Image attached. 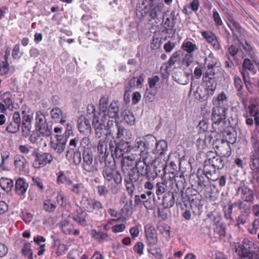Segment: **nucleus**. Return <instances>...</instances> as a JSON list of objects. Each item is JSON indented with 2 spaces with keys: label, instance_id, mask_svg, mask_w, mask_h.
Returning <instances> with one entry per match:
<instances>
[{
  "label": "nucleus",
  "instance_id": "obj_9",
  "mask_svg": "<svg viewBox=\"0 0 259 259\" xmlns=\"http://www.w3.org/2000/svg\"><path fill=\"white\" fill-rule=\"evenodd\" d=\"M139 155L140 156V158L137 159L135 164L136 169L137 171L136 174L135 172L133 174L148 176L147 172L148 166L153 161L154 158L152 156H147L148 155L145 153L142 155L139 154Z\"/></svg>",
  "mask_w": 259,
  "mask_h": 259
},
{
  "label": "nucleus",
  "instance_id": "obj_46",
  "mask_svg": "<svg viewBox=\"0 0 259 259\" xmlns=\"http://www.w3.org/2000/svg\"><path fill=\"white\" fill-rule=\"evenodd\" d=\"M118 106L116 102H112L108 108V115L109 117L114 118L118 116Z\"/></svg>",
  "mask_w": 259,
  "mask_h": 259
},
{
  "label": "nucleus",
  "instance_id": "obj_29",
  "mask_svg": "<svg viewBox=\"0 0 259 259\" xmlns=\"http://www.w3.org/2000/svg\"><path fill=\"white\" fill-rule=\"evenodd\" d=\"M87 214V213L81 209H77L73 214V219L79 225L82 226H85L87 225L85 221Z\"/></svg>",
  "mask_w": 259,
  "mask_h": 259
},
{
  "label": "nucleus",
  "instance_id": "obj_63",
  "mask_svg": "<svg viewBox=\"0 0 259 259\" xmlns=\"http://www.w3.org/2000/svg\"><path fill=\"white\" fill-rule=\"evenodd\" d=\"M249 166L251 175L252 174H255L256 171L259 170V160L249 161Z\"/></svg>",
  "mask_w": 259,
  "mask_h": 259
},
{
  "label": "nucleus",
  "instance_id": "obj_57",
  "mask_svg": "<svg viewBox=\"0 0 259 259\" xmlns=\"http://www.w3.org/2000/svg\"><path fill=\"white\" fill-rule=\"evenodd\" d=\"M22 253L25 256H28L31 257L32 256V252L31 249V244L30 243H26L24 244L22 249Z\"/></svg>",
  "mask_w": 259,
  "mask_h": 259
},
{
  "label": "nucleus",
  "instance_id": "obj_64",
  "mask_svg": "<svg viewBox=\"0 0 259 259\" xmlns=\"http://www.w3.org/2000/svg\"><path fill=\"white\" fill-rule=\"evenodd\" d=\"M33 185L36 186L41 191L44 189L42 180L39 177H33L32 178Z\"/></svg>",
  "mask_w": 259,
  "mask_h": 259
},
{
  "label": "nucleus",
  "instance_id": "obj_11",
  "mask_svg": "<svg viewBox=\"0 0 259 259\" xmlns=\"http://www.w3.org/2000/svg\"><path fill=\"white\" fill-rule=\"evenodd\" d=\"M163 4H151L147 11V14L151 20H153L156 23L161 22L162 18L166 16V13L163 14Z\"/></svg>",
  "mask_w": 259,
  "mask_h": 259
},
{
  "label": "nucleus",
  "instance_id": "obj_52",
  "mask_svg": "<svg viewBox=\"0 0 259 259\" xmlns=\"http://www.w3.org/2000/svg\"><path fill=\"white\" fill-rule=\"evenodd\" d=\"M166 182H158L156 185V194L159 196L164 193L167 190Z\"/></svg>",
  "mask_w": 259,
  "mask_h": 259
},
{
  "label": "nucleus",
  "instance_id": "obj_18",
  "mask_svg": "<svg viewBox=\"0 0 259 259\" xmlns=\"http://www.w3.org/2000/svg\"><path fill=\"white\" fill-rule=\"evenodd\" d=\"M213 146L222 156L228 157L231 154L230 144L224 139L217 140L213 144Z\"/></svg>",
  "mask_w": 259,
  "mask_h": 259
},
{
  "label": "nucleus",
  "instance_id": "obj_3",
  "mask_svg": "<svg viewBox=\"0 0 259 259\" xmlns=\"http://www.w3.org/2000/svg\"><path fill=\"white\" fill-rule=\"evenodd\" d=\"M21 116L18 111H15L13 115L12 121L20 126L22 123V130L23 135L27 137L29 136L31 132V122L33 117V112L30 108L23 105L21 108Z\"/></svg>",
  "mask_w": 259,
  "mask_h": 259
},
{
  "label": "nucleus",
  "instance_id": "obj_8",
  "mask_svg": "<svg viewBox=\"0 0 259 259\" xmlns=\"http://www.w3.org/2000/svg\"><path fill=\"white\" fill-rule=\"evenodd\" d=\"M32 155L34 160L32 162V166L35 169H39L44 167L47 164H51L53 161V156L49 153H39L36 150H33Z\"/></svg>",
  "mask_w": 259,
  "mask_h": 259
},
{
  "label": "nucleus",
  "instance_id": "obj_39",
  "mask_svg": "<svg viewBox=\"0 0 259 259\" xmlns=\"http://www.w3.org/2000/svg\"><path fill=\"white\" fill-rule=\"evenodd\" d=\"M104 113L96 112L95 107L93 104H89L87 107V116L89 118H93V120L95 117L102 118V115Z\"/></svg>",
  "mask_w": 259,
  "mask_h": 259
},
{
  "label": "nucleus",
  "instance_id": "obj_40",
  "mask_svg": "<svg viewBox=\"0 0 259 259\" xmlns=\"http://www.w3.org/2000/svg\"><path fill=\"white\" fill-rule=\"evenodd\" d=\"M14 186V182L12 179L7 178H2L0 179V187L2 189L9 192L12 190Z\"/></svg>",
  "mask_w": 259,
  "mask_h": 259
},
{
  "label": "nucleus",
  "instance_id": "obj_42",
  "mask_svg": "<svg viewBox=\"0 0 259 259\" xmlns=\"http://www.w3.org/2000/svg\"><path fill=\"white\" fill-rule=\"evenodd\" d=\"M63 232L66 234H71L74 235H78L79 234V231L77 230H74V227L72 224L66 222L64 223L62 226Z\"/></svg>",
  "mask_w": 259,
  "mask_h": 259
},
{
  "label": "nucleus",
  "instance_id": "obj_7",
  "mask_svg": "<svg viewBox=\"0 0 259 259\" xmlns=\"http://www.w3.org/2000/svg\"><path fill=\"white\" fill-rule=\"evenodd\" d=\"M83 161L81 164L82 169L87 173H94L98 170L96 162L94 161L93 154L89 149H85L82 153Z\"/></svg>",
  "mask_w": 259,
  "mask_h": 259
},
{
  "label": "nucleus",
  "instance_id": "obj_44",
  "mask_svg": "<svg viewBox=\"0 0 259 259\" xmlns=\"http://www.w3.org/2000/svg\"><path fill=\"white\" fill-rule=\"evenodd\" d=\"M57 182L58 184H62L66 185L67 187L72 186V181L70 180L64 172L61 171L57 178Z\"/></svg>",
  "mask_w": 259,
  "mask_h": 259
},
{
  "label": "nucleus",
  "instance_id": "obj_31",
  "mask_svg": "<svg viewBox=\"0 0 259 259\" xmlns=\"http://www.w3.org/2000/svg\"><path fill=\"white\" fill-rule=\"evenodd\" d=\"M10 153L8 151H2L1 153L0 171L8 169V166L10 162Z\"/></svg>",
  "mask_w": 259,
  "mask_h": 259
},
{
  "label": "nucleus",
  "instance_id": "obj_25",
  "mask_svg": "<svg viewBox=\"0 0 259 259\" xmlns=\"http://www.w3.org/2000/svg\"><path fill=\"white\" fill-rule=\"evenodd\" d=\"M67 250L66 246L60 242L59 240H55L52 247V255L58 257L65 253Z\"/></svg>",
  "mask_w": 259,
  "mask_h": 259
},
{
  "label": "nucleus",
  "instance_id": "obj_1",
  "mask_svg": "<svg viewBox=\"0 0 259 259\" xmlns=\"http://www.w3.org/2000/svg\"><path fill=\"white\" fill-rule=\"evenodd\" d=\"M117 125L116 138L120 139V142L117 143L112 137L109 143V148L111 152L112 156L116 159L120 158L124 153L130 151L131 147L128 142L125 141L131 139L132 135L128 133L126 129L120 125Z\"/></svg>",
  "mask_w": 259,
  "mask_h": 259
},
{
  "label": "nucleus",
  "instance_id": "obj_21",
  "mask_svg": "<svg viewBox=\"0 0 259 259\" xmlns=\"http://www.w3.org/2000/svg\"><path fill=\"white\" fill-rule=\"evenodd\" d=\"M77 127L79 132L85 136H90L92 132L90 120L84 116H80L77 120Z\"/></svg>",
  "mask_w": 259,
  "mask_h": 259
},
{
  "label": "nucleus",
  "instance_id": "obj_58",
  "mask_svg": "<svg viewBox=\"0 0 259 259\" xmlns=\"http://www.w3.org/2000/svg\"><path fill=\"white\" fill-rule=\"evenodd\" d=\"M144 244L142 242H138L133 247L134 251L141 256L144 253Z\"/></svg>",
  "mask_w": 259,
  "mask_h": 259
},
{
  "label": "nucleus",
  "instance_id": "obj_6",
  "mask_svg": "<svg viewBox=\"0 0 259 259\" xmlns=\"http://www.w3.org/2000/svg\"><path fill=\"white\" fill-rule=\"evenodd\" d=\"M196 87V90L194 92L193 95L195 98L199 101H204L206 100L209 97L211 96L215 90V86L211 84L207 85L205 88L203 85L199 83L194 82L191 83L190 92H192Z\"/></svg>",
  "mask_w": 259,
  "mask_h": 259
},
{
  "label": "nucleus",
  "instance_id": "obj_26",
  "mask_svg": "<svg viewBox=\"0 0 259 259\" xmlns=\"http://www.w3.org/2000/svg\"><path fill=\"white\" fill-rule=\"evenodd\" d=\"M241 192V198L245 201L251 202L253 200V193L248 187L242 186L238 188L237 190V194H238Z\"/></svg>",
  "mask_w": 259,
  "mask_h": 259
},
{
  "label": "nucleus",
  "instance_id": "obj_50",
  "mask_svg": "<svg viewBox=\"0 0 259 259\" xmlns=\"http://www.w3.org/2000/svg\"><path fill=\"white\" fill-rule=\"evenodd\" d=\"M181 48L188 54H191L197 49L195 44L189 41H185L183 42Z\"/></svg>",
  "mask_w": 259,
  "mask_h": 259
},
{
  "label": "nucleus",
  "instance_id": "obj_22",
  "mask_svg": "<svg viewBox=\"0 0 259 259\" xmlns=\"http://www.w3.org/2000/svg\"><path fill=\"white\" fill-rule=\"evenodd\" d=\"M213 132L199 134V137L196 141V145L200 150L205 149L210 143L213 138Z\"/></svg>",
  "mask_w": 259,
  "mask_h": 259
},
{
  "label": "nucleus",
  "instance_id": "obj_30",
  "mask_svg": "<svg viewBox=\"0 0 259 259\" xmlns=\"http://www.w3.org/2000/svg\"><path fill=\"white\" fill-rule=\"evenodd\" d=\"M28 187V184L26 183L24 179L19 178L15 183V190L16 193L19 195L25 194Z\"/></svg>",
  "mask_w": 259,
  "mask_h": 259
},
{
  "label": "nucleus",
  "instance_id": "obj_47",
  "mask_svg": "<svg viewBox=\"0 0 259 259\" xmlns=\"http://www.w3.org/2000/svg\"><path fill=\"white\" fill-rule=\"evenodd\" d=\"M207 69L203 76V79L207 81L208 79H212L215 73V65L213 64L208 63L207 64Z\"/></svg>",
  "mask_w": 259,
  "mask_h": 259
},
{
  "label": "nucleus",
  "instance_id": "obj_14",
  "mask_svg": "<svg viewBox=\"0 0 259 259\" xmlns=\"http://www.w3.org/2000/svg\"><path fill=\"white\" fill-rule=\"evenodd\" d=\"M120 157H122L121 164L122 169L124 172L130 175V174H133V173L136 172V169L135 168L134 165L137 159L133 154L128 156H122Z\"/></svg>",
  "mask_w": 259,
  "mask_h": 259
},
{
  "label": "nucleus",
  "instance_id": "obj_53",
  "mask_svg": "<svg viewBox=\"0 0 259 259\" xmlns=\"http://www.w3.org/2000/svg\"><path fill=\"white\" fill-rule=\"evenodd\" d=\"M251 143L253 151L259 153V139L257 134H252L251 137Z\"/></svg>",
  "mask_w": 259,
  "mask_h": 259
},
{
  "label": "nucleus",
  "instance_id": "obj_35",
  "mask_svg": "<svg viewBox=\"0 0 259 259\" xmlns=\"http://www.w3.org/2000/svg\"><path fill=\"white\" fill-rule=\"evenodd\" d=\"M128 176L130 181L126 180V184L125 186L128 193L130 195H132L135 189V186L133 183L136 182L138 180L139 175L138 174H130V175Z\"/></svg>",
  "mask_w": 259,
  "mask_h": 259
},
{
  "label": "nucleus",
  "instance_id": "obj_28",
  "mask_svg": "<svg viewBox=\"0 0 259 259\" xmlns=\"http://www.w3.org/2000/svg\"><path fill=\"white\" fill-rule=\"evenodd\" d=\"M216 168L210 164L204 162L203 172L205 177L209 180L214 181L218 179L216 176Z\"/></svg>",
  "mask_w": 259,
  "mask_h": 259
},
{
  "label": "nucleus",
  "instance_id": "obj_60",
  "mask_svg": "<svg viewBox=\"0 0 259 259\" xmlns=\"http://www.w3.org/2000/svg\"><path fill=\"white\" fill-rule=\"evenodd\" d=\"M20 126L19 124L15 123L14 122L11 121L6 128L7 131L11 133H17L19 128Z\"/></svg>",
  "mask_w": 259,
  "mask_h": 259
},
{
  "label": "nucleus",
  "instance_id": "obj_36",
  "mask_svg": "<svg viewBox=\"0 0 259 259\" xmlns=\"http://www.w3.org/2000/svg\"><path fill=\"white\" fill-rule=\"evenodd\" d=\"M91 234L92 238L100 242L107 241L109 239L108 236L106 233L102 231H97L95 229L91 230Z\"/></svg>",
  "mask_w": 259,
  "mask_h": 259
},
{
  "label": "nucleus",
  "instance_id": "obj_10",
  "mask_svg": "<svg viewBox=\"0 0 259 259\" xmlns=\"http://www.w3.org/2000/svg\"><path fill=\"white\" fill-rule=\"evenodd\" d=\"M106 115V113H104L103 114L102 118L95 117L92 121V125L95 128L96 137L99 139L103 138L107 139V136L109 135L108 131H106L105 124V117Z\"/></svg>",
  "mask_w": 259,
  "mask_h": 259
},
{
  "label": "nucleus",
  "instance_id": "obj_19",
  "mask_svg": "<svg viewBox=\"0 0 259 259\" xmlns=\"http://www.w3.org/2000/svg\"><path fill=\"white\" fill-rule=\"evenodd\" d=\"M67 139L63 135H57L51 141L52 148L58 153H62L65 149Z\"/></svg>",
  "mask_w": 259,
  "mask_h": 259
},
{
  "label": "nucleus",
  "instance_id": "obj_55",
  "mask_svg": "<svg viewBox=\"0 0 259 259\" xmlns=\"http://www.w3.org/2000/svg\"><path fill=\"white\" fill-rule=\"evenodd\" d=\"M10 70L9 65L6 60L0 62V75H7Z\"/></svg>",
  "mask_w": 259,
  "mask_h": 259
},
{
  "label": "nucleus",
  "instance_id": "obj_34",
  "mask_svg": "<svg viewBox=\"0 0 259 259\" xmlns=\"http://www.w3.org/2000/svg\"><path fill=\"white\" fill-rule=\"evenodd\" d=\"M199 187L200 189V192L202 193L204 197L208 198L211 196L212 192L211 185L208 182H200Z\"/></svg>",
  "mask_w": 259,
  "mask_h": 259
},
{
  "label": "nucleus",
  "instance_id": "obj_61",
  "mask_svg": "<svg viewBox=\"0 0 259 259\" xmlns=\"http://www.w3.org/2000/svg\"><path fill=\"white\" fill-rule=\"evenodd\" d=\"M148 252L153 255L156 259H162L163 255L159 248H155L148 249Z\"/></svg>",
  "mask_w": 259,
  "mask_h": 259
},
{
  "label": "nucleus",
  "instance_id": "obj_45",
  "mask_svg": "<svg viewBox=\"0 0 259 259\" xmlns=\"http://www.w3.org/2000/svg\"><path fill=\"white\" fill-rule=\"evenodd\" d=\"M228 25L232 31L234 33L235 31H237L243 36L245 34V31L242 29L240 25L234 20H229Z\"/></svg>",
  "mask_w": 259,
  "mask_h": 259
},
{
  "label": "nucleus",
  "instance_id": "obj_33",
  "mask_svg": "<svg viewBox=\"0 0 259 259\" xmlns=\"http://www.w3.org/2000/svg\"><path fill=\"white\" fill-rule=\"evenodd\" d=\"M214 106L227 107V98L226 94L222 92L217 97H214L212 100Z\"/></svg>",
  "mask_w": 259,
  "mask_h": 259
},
{
  "label": "nucleus",
  "instance_id": "obj_62",
  "mask_svg": "<svg viewBox=\"0 0 259 259\" xmlns=\"http://www.w3.org/2000/svg\"><path fill=\"white\" fill-rule=\"evenodd\" d=\"M242 67L243 68L247 69L249 71H253V72L255 71L254 70V65L249 59H245L244 60Z\"/></svg>",
  "mask_w": 259,
  "mask_h": 259
},
{
  "label": "nucleus",
  "instance_id": "obj_27",
  "mask_svg": "<svg viewBox=\"0 0 259 259\" xmlns=\"http://www.w3.org/2000/svg\"><path fill=\"white\" fill-rule=\"evenodd\" d=\"M15 169L17 171H23L27 166V161L25 158L21 155H16L14 158Z\"/></svg>",
  "mask_w": 259,
  "mask_h": 259
},
{
  "label": "nucleus",
  "instance_id": "obj_13",
  "mask_svg": "<svg viewBox=\"0 0 259 259\" xmlns=\"http://www.w3.org/2000/svg\"><path fill=\"white\" fill-rule=\"evenodd\" d=\"M102 175L106 181H113L116 185L120 184L122 181V177L120 172L108 166L103 167Z\"/></svg>",
  "mask_w": 259,
  "mask_h": 259
},
{
  "label": "nucleus",
  "instance_id": "obj_54",
  "mask_svg": "<svg viewBox=\"0 0 259 259\" xmlns=\"http://www.w3.org/2000/svg\"><path fill=\"white\" fill-rule=\"evenodd\" d=\"M208 123L207 121L205 120L200 121L197 125V129L198 130V134H205L208 132L206 131L208 128Z\"/></svg>",
  "mask_w": 259,
  "mask_h": 259
},
{
  "label": "nucleus",
  "instance_id": "obj_43",
  "mask_svg": "<svg viewBox=\"0 0 259 259\" xmlns=\"http://www.w3.org/2000/svg\"><path fill=\"white\" fill-rule=\"evenodd\" d=\"M68 188L71 192L77 195H81L85 190L84 186L81 183L74 184L72 182V186H70Z\"/></svg>",
  "mask_w": 259,
  "mask_h": 259
},
{
  "label": "nucleus",
  "instance_id": "obj_15",
  "mask_svg": "<svg viewBox=\"0 0 259 259\" xmlns=\"http://www.w3.org/2000/svg\"><path fill=\"white\" fill-rule=\"evenodd\" d=\"M144 81V76L143 74H141L138 77H133L128 81V84L125 87L124 97H128L130 93L135 89H141L143 87Z\"/></svg>",
  "mask_w": 259,
  "mask_h": 259
},
{
  "label": "nucleus",
  "instance_id": "obj_49",
  "mask_svg": "<svg viewBox=\"0 0 259 259\" xmlns=\"http://www.w3.org/2000/svg\"><path fill=\"white\" fill-rule=\"evenodd\" d=\"M106 139L104 138L100 139L97 145V151L99 155L105 154L107 150Z\"/></svg>",
  "mask_w": 259,
  "mask_h": 259
},
{
  "label": "nucleus",
  "instance_id": "obj_48",
  "mask_svg": "<svg viewBox=\"0 0 259 259\" xmlns=\"http://www.w3.org/2000/svg\"><path fill=\"white\" fill-rule=\"evenodd\" d=\"M56 208V203L51 199H46L43 202V209L47 212H52Z\"/></svg>",
  "mask_w": 259,
  "mask_h": 259
},
{
  "label": "nucleus",
  "instance_id": "obj_56",
  "mask_svg": "<svg viewBox=\"0 0 259 259\" xmlns=\"http://www.w3.org/2000/svg\"><path fill=\"white\" fill-rule=\"evenodd\" d=\"M201 33L209 44L212 42V41L217 37L215 35L210 31H203Z\"/></svg>",
  "mask_w": 259,
  "mask_h": 259
},
{
  "label": "nucleus",
  "instance_id": "obj_2",
  "mask_svg": "<svg viewBox=\"0 0 259 259\" xmlns=\"http://www.w3.org/2000/svg\"><path fill=\"white\" fill-rule=\"evenodd\" d=\"M232 247L239 259H259V247L248 239H244L241 243L234 242Z\"/></svg>",
  "mask_w": 259,
  "mask_h": 259
},
{
  "label": "nucleus",
  "instance_id": "obj_41",
  "mask_svg": "<svg viewBox=\"0 0 259 259\" xmlns=\"http://www.w3.org/2000/svg\"><path fill=\"white\" fill-rule=\"evenodd\" d=\"M175 198L172 194L167 193L162 199V205L164 208L172 207L175 204Z\"/></svg>",
  "mask_w": 259,
  "mask_h": 259
},
{
  "label": "nucleus",
  "instance_id": "obj_17",
  "mask_svg": "<svg viewBox=\"0 0 259 259\" xmlns=\"http://www.w3.org/2000/svg\"><path fill=\"white\" fill-rule=\"evenodd\" d=\"M207 159L205 161L207 164L214 167L215 168L222 169L224 167L225 162L222 158L216 154V153L209 151L206 153Z\"/></svg>",
  "mask_w": 259,
  "mask_h": 259
},
{
  "label": "nucleus",
  "instance_id": "obj_24",
  "mask_svg": "<svg viewBox=\"0 0 259 259\" xmlns=\"http://www.w3.org/2000/svg\"><path fill=\"white\" fill-rule=\"evenodd\" d=\"M167 142L164 140L157 141L156 140L154 146L152 150L151 155L153 154L155 156H162L167 150Z\"/></svg>",
  "mask_w": 259,
  "mask_h": 259
},
{
  "label": "nucleus",
  "instance_id": "obj_12",
  "mask_svg": "<svg viewBox=\"0 0 259 259\" xmlns=\"http://www.w3.org/2000/svg\"><path fill=\"white\" fill-rule=\"evenodd\" d=\"M35 126L37 131L41 136H49L51 131L47 124V120L45 114L41 111L36 112Z\"/></svg>",
  "mask_w": 259,
  "mask_h": 259
},
{
  "label": "nucleus",
  "instance_id": "obj_4",
  "mask_svg": "<svg viewBox=\"0 0 259 259\" xmlns=\"http://www.w3.org/2000/svg\"><path fill=\"white\" fill-rule=\"evenodd\" d=\"M227 107L214 106L212 112V126L217 133L225 132L226 123L224 121L226 117Z\"/></svg>",
  "mask_w": 259,
  "mask_h": 259
},
{
  "label": "nucleus",
  "instance_id": "obj_16",
  "mask_svg": "<svg viewBox=\"0 0 259 259\" xmlns=\"http://www.w3.org/2000/svg\"><path fill=\"white\" fill-rule=\"evenodd\" d=\"M81 203L84 210L90 212L98 211L102 208L100 201L92 198H84Z\"/></svg>",
  "mask_w": 259,
  "mask_h": 259
},
{
  "label": "nucleus",
  "instance_id": "obj_5",
  "mask_svg": "<svg viewBox=\"0 0 259 259\" xmlns=\"http://www.w3.org/2000/svg\"><path fill=\"white\" fill-rule=\"evenodd\" d=\"M156 138L152 135H147L144 137H137L135 142V147L139 152V155L147 153V156H152V150L154 146Z\"/></svg>",
  "mask_w": 259,
  "mask_h": 259
},
{
  "label": "nucleus",
  "instance_id": "obj_23",
  "mask_svg": "<svg viewBox=\"0 0 259 259\" xmlns=\"http://www.w3.org/2000/svg\"><path fill=\"white\" fill-rule=\"evenodd\" d=\"M0 102V110L2 113H5L7 109L13 108V98L11 93L7 92L2 95Z\"/></svg>",
  "mask_w": 259,
  "mask_h": 259
},
{
  "label": "nucleus",
  "instance_id": "obj_59",
  "mask_svg": "<svg viewBox=\"0 0 259 259\" xmlns=\"http://www.w3.org/2000/svg\"><path fill=\"white\" fill-rule=\"evenodd\" d=\"M124 119L128 124L133 125L135 123V118L133 114L130 111L125 112Z\"/></svg>",
  "mask_w": 259,
  "mask_h": 259
},
{
  "label": "nucleus",
  "instance_id": "obj_32",
  "mask_svg": "<svg viewBox=\"0 0 259 259\" xmlns=\"http://www.w3.org/2000/svg\"><path fill=\"white\" fill-rule=\"evenodd\" d=\"M51 118L56 122H59L63 124L66 120L63 118V113L60 108L55 107L52 109L51 113Z\"/></svg>",
  "mask_w": 259,
  "mask_h": 259
},
{
  "label": "nucleus",
  "instance_id": "obj_51",
  "mask_svg": "<svg viewBox=\"0 0 259 259\" xmlns=\"http://www.w3.org/2000/svg\"><path fill=\"white\" fill-rule=\"evenodd\" d=\"M247 230L250 234L255 235L259 230V219H255L251 224L248 225Z\"/></svg>",
  "mask_w": 259,
  "mask_h": 259
},
{
  "label": "nucleus",
  "instance_id": "obj_20",
  "mask_svg": "<svg viewBox=\"0 0 259 259\" xmlns=\"http://www.w3.org/2000/svg\"><path fill=\"white\" fill-rule=\"evenodd\" d=\"M145 232L148 246H154L158 242L156 230L151 225H147L145 227Z\"/></svg>",
  "mask_w": 259,
  "mask_h": 259
},
{
  "label": "nucleus",
  "instance_id": "obj_38",
  "mask_svg": "<svg viewBox=\"0 0 259 259\" xmlns=\"http://www.w3.org/2000/svg\"><path fill=\"white\" fill-rule=\"evenodd\" d=\"M33 241L36 244L39 246L38 248L37 254L39 256L42 255L45 251V244L46 239L41 236H37L34 237Z\"/></svg>",
  "mask_w": 259,
  "mask_h": 259
},
{
  "label": "nucleus",
  "instance_id": "obj_37",
  "mask_svg": "<svg viewBox=\"0 0 259 259\" xmlns=\"http://www.w3.org/2000/svg\"><path fill=\"white\" fill-rule=\"evenodd\" d=\"M166 18L164 21V26L167 30H171L175 25V20L176 19L174 12L170 13V15L166 14Z\"/></svg>",
  "mask_w": 259,
  "mask_h": 259
}]
</instances>
